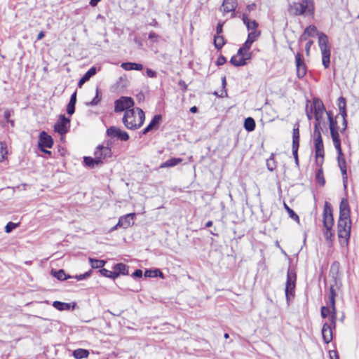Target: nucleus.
<instances>
[{
  "instance_id": "obj_34",
  "label": "nucleus",
  "mask_w": 359,
  "mask_h": 359,
  "mask_svg": "<svg viewBox=\"0 0 359 359\" xmlns=\"http://www.w3.org/2000/svg\"><path fill=\"white\" fill-rule=\"evenodd\" d=\"M53 306L59 311L69 310L71 308V305L69 304L59 301L53 302Z\"/></svg>"
},
{
  "instance_id": "obj_56",
  "label": "nucleus",
  "mask_w": 359,
  "mask_h": 359,
  "mask_svg": "<svg viewBox=\"0 0 359 359\" xmlns=\"http://www.w3.org/2000/svg\"><path fill=\"white\" fill-rule=\"evenodd\" d=\"M146 74H147V76L150 78H156L157 76L156 72H155L151 69H149V68H147L146 69Z\"/></svg>"
},
{
  "instance_id": "obj_46",
  "label": "nucleus",
  "mask_w": 359,
  "mask_h": 359,
  "mask_svg": "<svg viewBox=\"0 0 359 359\" xmlns=\"http://www.w3.org/2000/svg\"><path fill=\"white\" fill-rule=\"evenodd\" d=\"M266 165H267V168L270 171H273L275 170L276 165L275 161H274L273 158H270L269 159H268L266 161Z\"/></svg>"
},
{
  "instance_id": "obj_4",
  "label": "nucleus",
  "mask_w": 359,
  "mask_h": 359,
  "mask_svg": "<svg viewBox=\"0 0 359 359\" xmlns=\"http://www.w3.org/2000/svg\"><path fill=\"white\" fill-rule=\"evenodd\" d=\"M338 237L341 243H347L351 233L350 216H339L337 224Z\"/></svg>"
},
{
  "instance_id": "obj_17",
  "label": "nucleus",
  "mask_w": 359,
  "mask_h": 359,
  "mask_svg": "<svg viewBox=\"0 0 359 359\" xmlns=\"http://www.w3.org/2000/svg\"><path fill=\"white\" fill-rule=\"evenodd\" d=\"M251 53H245L243 55H233L230 60V62L235 67H241L246 65V60L251 58Z\"/></svg>"
},
{
  "instance_id": "obj_48",
  "label": "nucleus",
  "mask_w": 359,
  "mask_h": 359,
  "mask_svg": "<svg viewBox=\"0 0 359 359\" xmlns=\"http://www.w3.org/2000/svg\"><path fill=\"white\" fill-rule=\"evenodd\" d=\"M18 226V224L13 222H8L5 226V231L6 233L11 232L13 229H15Z\"/></svg>"
},
{
  "instance_id": "obj_41",
  "label": "nucleus",
  "mask_w": 359,
  "mask_h": 359,
  "mask_svg": "<svg viewBox=\"0 0 359 359\" xmlns=\"http://www.w3.org/2000/svg\"><path fill=\"white\" fill-rule=\"evenodd\" d=\"M214 43L217 49H220L224 45L225 41L222 36H215L214 39Z\"/></svg>"
},
{
  "instance_id": "obj_11",
  "label": "nucleus",
  "mask_w": 359,
  "mask_h": 359,
  "mask_svg": "<svg viewBox=\"0 0 359 359\" xmlns=\"http://www.w3.org/2000/svg\"><path fill=\"white\" fill-rule=\"evenodd\" d=\"M94 156L97 160H100V163L102 164L104 159L111 156V148L109 146L99 145L94 152Z\"/></svg>"
},
{
  "instance_id": "obj_2",
  "label": "nucleus",
  "mask_w": 359,
  "mask_h": 359,
  "mask_svg": "<svg viewBox=\"0 0 359 359\" xmlns=\"http://www.w3.org/2000/svg\"><path fill=\"white\" fill-rule=\"evenodd\" d=\"M145 119L144 113L140 108H132L126 110L123 117L124 126L129 130L140 128Z\"/></svg>"
},
{
  "instance_id": "obj_16",
  "label": "nucleus",
  "mask_w": 359,
  "mask_h": 359,
  "mask_svg": "<svg viewBox=\"0 0 359 359\" xmlns=\"http://www.w3.org/2000/svg\"><path fill=\"white\" fill-rule=\"evenodd\" d=\"M301 15H313L314 13L313 0H301Z\"/></svg>"
},
{
  "instance_id": "obj_8",
  "label": "nucleus",
  "mask_w": 359,
  "mask_h": 359,
  "mask_svg": "<svg viewBox=\"0 0 359 359\" xmlns=\"http://www.w3.org/2000/svg\"><path fill=\"white\" fill-rule=\"evenodd\" d=\"M134 104V100L131 97H121L115 101L114 111L115 112L126 111L133 108Z\"/></svg>"
},
{
  "instance_id": "obj_13",
  "label": "nucleus",
  "mask_w": 359,
  "mask_h": 359,
  "mask_svg": "<svg viewBox=\"0 0 359 359\" xmlns=\"http://www.w3.org/2000/svg\"><path fill=\"white\" fill-rule=\"evenodd\" d=\"M107 134L111 137H117L121 141H127L129 140V135L126 131L121 130L120 128L111 126L107 130Z\"/></svg>"
},
{
  "instance_id": "obj_9",
  "label": "nucleus",
  "mask_w": 359,
  "mask_h": 359,
  "mask_svg": "<svg viewBox=\"0 0 359 359\" xmlns=\"http://www.w3.org/2000/svg\"><path fill=\"white\" fill-rule=\"evenodd\" d=\"M323 226L324 228H332L334 225V219L332 215V208L328 202H325L323 209Z\"/></svg>"
},
{
  "instance_id": "obj_49",
  "label": "nucleus",
  "mask_w": 359,
  "mask_h": 359,
  "mask_svg": "<svg viewBox=\"0 0 359 359\" xmlns=\"http://www.w3.org/2000/svg\"><path fill=\"white\" fill-rule=\"evenodd\" d=\"M324 236L326 240H331L333 236L332 228H325Z\"/></svg>"
},
{
  "instance_id": "obj_37",
  "label": "nucleus",
  "mask_w": 359,
  "mask_h": 359,
  "mask_svg": "<svg viewBox=\"0 0 359 359\" xmlns=\"http://www.w3.org/2000/svg\"><path fill=\"white\" fill-rule=\"evenodd\" d=\"M8 154L7 146L5 142H0V162L6 159Z\"/></svg>"
},
{
  "instance_id": "obj_21",
  "label": "nucleus",
  "mask_w": 359,
  "mask_h": 359,
  "mask_svg": "<svg viewBox=\"0 0 359 359\" xmlns=\"http://www.w3.org/2000/svg\"><path fill=\"white\" fill-rule=\"evenodd\" d=\"M237 0H224L220 11L224 13L234 11L237 7Z\"/></svg>"
},
{
  "instance_id": "obj_25",
  "label": "nucleus",
  "mask_w": 359,
  "mask_h": 359,
  "mask_svg": "<svg viewBox=\"0 0 359 359\" xmlns=\"http://www.w3.org/2000/svg\"><path fill=\"white\" fill-rule=\"evenodd\" d=\"M242 20L243 23L246 25L248 30L250 32L257 30L258 23L255 20H250L246 13L243 14Z\"/></svg>"
},
{
  "instance_id": "obj_45",
  "label": "nucleus",
  "mask_w": 359,
  "mask_h": 359,
  "mask_svg": "<svg viewBox=\"0 0 359 359\" xmlns=\"http://www.w3.org/2000/svg\"><path fill=\"white\" fill-rule=\"evenodd\" d=\"M100 273L102 276L107 277V278H111L113 279L116 278L115 276L114 270L113 271H111L107 270L106 269H102L100 270Z\"/></svg>"
},
{
  "instance_id": "obj_15",
  "label": "nucleus",
  "mask_w": 359,
  "mask_h": 359,
  "mask_svg": "<svg viewBox=\"0 0 359 359\" xmlns=\"http://www.w3.org/2000/svg\"><path fill=\"white\" fill-rule=\"evenodd\" d=\"M338 107L339 109V114L341 116V119L342 121V128L341 133H344L347 128V121L346 119V100L343 97H340L338 99Z\"/></svg>"
},
{
  "instance_id": "obj_42",
  "label": "nucleus",
  "mask_w": 359,
  "mask_h": 359,
  "mask_svg": "<svg viewBox=\"0 0 359 359\" xmlns=\"http://www.w3.org/2000/svg\"><path fill=\"white\" fill-rule=\"evenodd\" d=\"M97 72V69L95 67H90L83 76V77L88 81Z\"/></svg>"
},
{
  "instance_id": "obj_26",
  "label": "nucleus",
  "mask_w": 359,
  "mask_h": 359,
  "mask_svg": "<svg viewBox=\"0 0 359 359\" xmlns=\"http://www.w3.org/2000/svg\"><path fill=\"white\" fill-rule=\"evenodd\" d=\"M121 67L126 71L137 70L140 71L143 69V65L135 62H123Z\"/></svg>"
},
{
  "instance_id": "obj_19",
  "label": "nucleus",
  "mask_w": 359,
  "mask_h": 359,
  "mask_svg": "<svg viewBox=\"0 0 359 359\" xmlns=\"http://www.w3.org/2000/svg\"><path fill=\"white\" fill-rule=\"evenodd\" d=\"M135 217V213H130L125 216L121 217L117 223V226H119V227H123V229H127L134 224L133 220Z\"/></svg>"
},
{
  "instance_id": "obj_38",
  "label": "nucleus",
  "mask_w": 359,
  "mask_h": 359,
  "mask_svg": "<svg viewBox=\"0 0 359 359\" xmlns=\"http://www.w3.org/2000/svg\"><path fill=\"white\" fill-rule=\"evenodd\" d=\"M252 44V42L247 39L243 46L238 50V55H243L245 53H250L249 50Z\"/></svg>"
},
{
  "instance_id": "obj_62",
  "label": "nucleus",
  "mask_w": 359,
  "mask_h": 359,
  "mask_svg": "<svg viewBox=\"0 0 359 359\" xmlns=\"http://www.w3.org/2000/svg\"><path fill=\"white\" fill-rule=\"evenodd\" d=\"M133 276L135 278H141L142 276V271L140 269H136L133 273Z\"/></svg>"
},
{
  "instance_id": "obj_1",
  "label": "nucleus",
  "mask_w": 359,
  "mask_h": 359,
  "mask_svg": "<svg viewBox=\"0 0 359 359\" xmlns=\"http://www.w3.org/2000/svg\"><path fill=\"white\" fill-rule=\"evenodd\" d=\"M315 34L318 36V46L322 54L323 65L327 69L330 64V46L328 44L327 36L323 32H319L316 26L309 25L305 29L300 39L307 40L308 37L314 36Z\"/></svg>"
},
{
  "instance_id": "obj_23",
  "label": "nucleus",
  "mask_w": 359,
  "mask_h": 359,
  "mask_svg": "<svg viewBox=\"0 0 359 359\" xmlns=\"http://www.w3.org/2000/svg\"><path fill=\"white\" fill-rule=\"evenodd\" d=\"M328 307L330 309L329 322L331 325H333L334 329L336 326V320H337V309L335 307V302H333L332 299L331 302H328Z\"/></svg>"
},
{
  "instance_id": "obj_7",
  "label": "nucleus",
  "mask_w": 359,
  "mask_h": 359,
  "mask_svg": "<svg viewBox=\"0 0 359 359\" xmlns=\"http://www.w3.org/2000/svg\"><path fill=\"white\" fill-rule=\"evenodd\" d=\"M335 149H337L338 156H337V162L338 165L340 168L341 175L343 176V182L344 187H346V182L347 180V170H346V159L344 158V154L341 150V144H338V146L337 144H334Z\"/></svg>"
},
{
  "instance_id": "obj_30",
  "label": "nucleus",
  "mask_w": 359,
  "mask_h": 359,
  "mask_svg": "<svg viewBox=\"0 0 359 359\" xmlns=\"http://www.w3.org/2000/svg\"><path fill=\"white\" fill-rule=\"evenodd\" d=\"M83 163L86 166L89 167L90 168H94L95 165H101L100 163V160H97L95 157L92 158L90 156H85L83 158Z\"/></svg>"
},
{
  "instance_id": "obj_59",
  "label": "nucleus",
  "mask_w": 359,
  "mask_h": 359,
  "mask_svg": "<svg viewBox=\"0 0 359 359\" xmlns=\"http://www.w3.org/2000/svg\"><path fill=\"white\" fill-rule=\"evenodd\" d=\"M313 41L312 40H309L307 41V43H306L305 50L308 55H309L310 48H311V46L313 45Z\"/></svg>"
},
{
  "instance_id": "obj_31",
  "label": "nucleus",
  "mask_w": 359,
  "mask_h": 359,
  "mask_svg": "<svg viewBox=\"0 0 359 359\" xmlns=\"http://www.w3.org/2000/svg\"><path fill=\"white\" fill-rule=\"evenodd\" d=\"M51 275L59 280H65L70 278L69 276L66 275L63 269H60L58 271L52 270Z\"/></svg>"
},
{
  "instance_id": "obj_55",
  "label": "nucleus",
  "mask_w": 359,
  "mask_h": 359,
  "mask_svg": "<svg viewBox=\"0 0 359 359\" xmlns=\"http://www.w3.org/2000/svg\"><path fill=\"white\" fill-rule=\"evenodd\" d=\"M75 111V104L69 103L67 104V112L69 115H72Z\"/></svg>"
},
{
  "instance_id": "obj_53",
  "label": "nucleus",
  "mask_w": 359,
  "mask_h": 359,
  "mask_svg": "<svg viewBox=\"0 0 359 359\" xmlns=\"http://www.w3.org/2000/svg\"><path fill=\"white\" fill-rule=\"evenodd\" d=\"M13 114V111L12 109H6L4 111V117L5 120L8 122L10 121V117Z\"/></svg>"
},
{
  "instance_id": "obj_35",
  "label": "nucleus",
  "mask_w": 359,
  "mask_h": 359,
  "mask_svg": "<svg viewBox=\"0 0 359 359\" xmlns=\"http://www.w3.org/2000/svg\"><path fill=\"white\" fill-rule=\"evenodd\" d=\"M161 121V115H155L151 121H150L149 124L147 126V127L151 130H154V128H156L158 125L160 124V122Z\"/></svg>"
},
{
  "instance_id": "obj_47",
  "label": "nucleus",
  "mask_w": 359,
  "mask_h": 359,
  "mask_svg": "<svg viewBox=\"0 0 359 359\" xmlns=\"http://www.w3.org/2000/svg\"><path fill=\"white\" fill-rule=\"evenodd\" d=\"M101 98L99 97V89L98 88H97L95 97L93 99V100L90 102L89 104L91 106H95L98 104Z\"/></svg>"
},
{
  "instance_id": "obj_64",
  "label": "nucleus",
  "mask_w": 359,
  "mask_h": 359,
  "mask_svg": "<svg viewBox=\"0 0 359 359\" xmlns=\"http://www.w3.org/2000/svg\"><path fill=\"white\" fill-rule=\"evenodd\" d=\"M222 26L223 24L221 22H219L217 25L216 32L218 35L222 32Z\"/></svg>"
},
{
  "instance_id": "obj_39",
  "label": "nucleus",
  "mask_w": 359,
  "mask_h": 359,
  "mask_svg": "<svg viewBox=\"0 0 359 359\" xmlns=\"http://www.w3.org/2000/svg\"><path fill=\"white\" fill-rule=\"evenodd\" d=\"M144 276L146 277H157V276L163 277V273L159 269L147 270L144 272Z\"/></svg>"
},
{
  "instance_id": "obj_14",
  "label": "nucleus",
  "mask_w": 359,
  "mask_h": 359,
  "mask_svg": "<svg viewBox=\"0 0 359 359\" xmlns=\"http://www.w3.org/2000/svg\"><path fill=\"white\" fill-rule=\"evenodd\" d=\"M295 63L297 76L299 79H302L306 74V66L299 53L295 55Z\"/></svg>"
},
{
  "instance_id": "obj_10",
  "label": "nucleus",
  "mask_w": 359,
  "mask_h": 359,
  "mask_svg": "<svg viewBox=\"0 0 359 359\" xmlns=\"http://www.w3.org/2000/svg\"><path fill=\"white\" fill-rule=\"evenodd\" d=\"M314 135H316L314 140L316 160H323L325 153L321 133L314 132Z\"/></svg>"
},
{
  "instance_id": "obj_52",
  "label": "nucleus",
  "mask_w": 359,
  "mask_h": 359,
  "mask_svg": "<svg viewBox=\"0 0 359 359\" xmlns=\"http://www.w3.org/2000/svg\"><path fill=\"white\" fill-rule=\"evenodd\" d=\"M313 111V103L311 105L310 109H309L308 104H306V114L309 120L312 119V113Z\"/></svg>"
},
{
  "instance_id": "obj_60",
  "label": "nucleus",
  "mask_w": 359,
  "mask_h": 359,
  "mask_svg": "<svg viewBox=\"0 0 359 359\" xmlns=\"http://www.w3.org/2000/svg\"><path fill=\"white\" fill-rule=\"evenodd\" d=\"M329 355L330 359H339V355L337 351H330Z\"/></svg>"
},
{
  "instance_id": "obj_36",
  "label": "nucleus",
  "mask_w": 359,
  "mask_h": 359,
  "mask_svg": "<svg viewBox=\"0 0 359 359\" xmlns=\"http://www.w3.org/2000/svg\"><path fill=\"white\" fill-rule=\"evenodd\" d=\"M89 262L90 263L92 268L93 269L102 268L106 263V262L104 260L96 259L93 258H89Z\"/></svg>"
},
{
  "instance_id": "obj_29",
  "label": "nucleus",
  "mask_w": 359,
  "mask_h": 359,
  "mask_svg": "<svg viewBox=\"0 0 359 359\" xmlns=\"http://www.w3.org/2000/svg\"><path fill=\"white\" fill-rule=\"evenodd\" d=\"M182 161V158H171L164 163H161L160 165L161 168H168V167H174Z\"/></svg>"
},
{
  "instance_id": "obj_32",
  "label": "nucleus",
  "mask_w": 359,
  "mask_h": 359,
  "mask_svg": "<svg viewBox=\"0 0 359 359\" xmlns=\"http://www.w3.org/2000/svg\"><path fill=\"white\" fill-rule=\"evenodd\" d=\"M88 351L83 348H78L73 351V356L76 359L86 358L88 356Z\"/></svg>"
},
{
  "instance_id": "obj_44",
  "label": "nucleus",
  "mask_w": 359,
  "mask_h": 359,
  "mask_svg": "<svg viewBox=\"0 0 359 359\" xmlns=\"http://www.w3.org/2000/svg\"><path fill=\"white\" fill-rule=\"evenodd\" d=\"M292 144L299 145V133L298 128L293 129Z\"/></svg>"
},
{
  "instance_id": "obj_22",
  "label": "nucleus",
  "mask_w": 359,
  "mask_h": 359,
  "mask_svg": "<svg viewBox=\"0 0 359 359\" xmlns=\"http://www.w3.org/2000/svg\"><path fill=\"white\" fill-rule=\"evenodd\" d=\"M323 160H316V164L319 167L316 173V180L320 186H324L325 181L323 176L322 165Z\"/></svg>"
},
{
  "instance_id": "obj_33",
  "label": "nucleus",
  "mask_w": 359,
  "mask_h": 359,
  "mask_svg": "<svg viewBox=\"0 0 359 359\" xmlns=\"http://www.w3.org/2000/svg\"><path fill=\"white\" fill-rule=\"evenodd\" d=\"M244 128L248 131H253L255 128V121L252 117H248L245 119L244 121Z\"/></svg>"
},
{
  "instance_id": "obj_27",
  "label": "nucleus",
  "mask_w": 359,
  "mask_h": 359,
  "mask_svg": "<svg viewBox=\"0 0 359 359\" xmlns=\"http://www.w3.org/2000/svg\"><path fill=\"white\" fill-rule=\"evenodd\" d=\"M301 5L299 2L294 1L289 4L288 13L291 15H301Z\"/></svg>"
},
{
  "instance_id": "obj_6",
  "label": "nucleus",
  "mask_w": 359,
  "mask_h": 359,
  "mask_svg": "<svg viewBox=\"0 0 359 359\" xmlns=\"http://www.w3.org/2000/svg\"><path fill=\"white\" fill-rule=\"evenodd\" d=\"M296 278L297 276L294 270L289 268L287 273V280L285 289L287 303H289L294 296Z\"/></svg>"
},
{
  "instance_id": "obj_63",
  "label": "nucleus",
  "mask_w": 359,
  "mask_h": 359,
  "mask_svg": "<svg viewBox=\"0 0 359 359\" xmlns=\"http://www.w3.org/2000/svg\"><path fill=\"white\" fill-rule=\"evenodd\" d=\"M256 4L255 3L249 4L246 7V11L249 13L254 11L256 8Z\"/></svg>"
},
{
  "instance_id": "obj_12",
  "label": "nucleus",
  "mask_w": 359,
  "mask_h": 359,
  "mask_svg": "<svg viewBox=\"0 0 359 359\" xmlns=\"http://www.w3.org/2000/svg\"><path fill=\"white\" fill-rule=\"evenodd\" d=\"M70 120L65 115L60 116V120L55 124V131L60 135L66 134L68 132Z\"/></svg>"
},
{
  "instance_id": "obj_18",
  "label": "nucleus",
  "mask_w": 359,
  "mask_h": 359,
  "mask_svg": "<svg viewBox=\"0 0 359 359\" xmlns=\"http://www.w3.org/2000/svg\"><path fill=\"white\" fill-rule=\"evenodd\" d=\"M53 144V140L45 131H42L39 137L38 146L39 148H51Z\"/></svg>"
},
{
  "instance_id": "obj_43",
  "label": "nucleus",
  "mask_w": 359,
  "mask_h": 359,
  "mask_svg": "<svg viewBox=\"0 0 359 359\" xmlns=\"http://www.w3.org/2000/svg\"><path fill=\"white\" fill-rule=\"evenodd\" d=\"M259 36H260L259 31H257V30L251 31L249 32V34L248 35V39L253 43L258 39V37Z\"/></svg>"
},
{
  "instance_id": "obj_3",
  "label": "nucleus",
  "mask_w": 359,
  "mask_h": 359,
  "mask_svg": "<svg viewBox=\"0 0 359 359\" xmlns=\"http://www.w3.org/2000/svg\"><path fill=\"white\" fill-rule=\"evenodd\" d=\"M313 111L316 120L314 132H320V126L325 124L324 120L325 108L323 102L318 98H313Z\"/></svg>"
},
{
  "instance_id": "obj_61",
  "label": "nucleus",
  "mask_w": 359,
  "mask_h": 359,
  "mask_svg": "<svg viewBox=\"0 0 359 359\" xmlns=\"http://www.w3.org/2000/svg\"><path fill=\"white\" fill-rule=\"evenodd\" d=\"M226 62V58L224 56L221 55L217 58V65H222L225 64Z\"/></svg>"
},
{
  "instance_id": "obj_20",
  "label": "nucleus",
  "mask_w": 359,
  "mask_h": 359,
  "mask_svg": "<svg viewBox=\"0 0 359 359\" xmlns=\"http://www.w3.org/2000/svg\"><path fill=\"white\" fill-rule=\"evenodd\" d=\"M333 325L329 323H324L322 328V335L323 341L325 344H329L332 340V329Z\"/></svg>"
},
{
  "instance_id": "obj_50",
  "label": "nucleus",
  "mask_w": 359,
  "mask_h": 359,
  "mask_svg": "<svg viewBox=\"0 0 359 359\" xmlns=\"http://www.w3.org/2000/svg\"><path fill=\"white\" fill-rule=\"evenodd\" d=\"M335 297H336V292L333 287V286H331L330 288V292L328 295V302H331L332 299L333 300V302H335Z\"/></svg>"
},
{
  "instance_id": "obj_57",
  "label": "nucleus",
  "mask_w": 359,
  "mask_h": 359,
  "mask_svg": "<svg viewBox=\"0 0 359 359\" xmlns=\"http://www.w3.org/2000/svg\"><path fill=\"white\" fill-rule=\"evenodd\" d=\"M149 39L151 40V41L153 42H156L157 41V39L158 38V36L157 34H156L155 32H151L149 34Z\"/></svg>"
},
{
  "instance_id": "obj_51",
  "label": "nucleus",
  "mask_w": 359,
  "mask_h": 359,
  "mask_svg": "<svg viewBox=\"0 0 359 359\" xmlns=\"http://www.w3.org/2000/svg\"><path fill=\"white\" fill-rule=\"evenodd\" d=\"M330 309L328 306H322L321 307V316L323 318H327L330 316Z\"/></svg>"
},
{
  "instance_id": "obj_58",
  "label": "nucleus",
  "mask_w": 359,
  "mask_h": 359,
  "mask_svg": "<svg viewBox=\"0 0 359 359\" xmlns=\"http://www.w3.org/2000/svg\"><path fill=\"white\" fill-rule=\"evenodd\" d=\"M90 274V272L88 271V272H86L83 274H80V275H77L76 276V278L78 280H83L86 278H88Z\"/></svg>"
},
{
  "instance_id": "obj_5",
  "label": "nucleus",
  "mask_w": 359,
  "mask_h": 359,
  "mask_svg": "<svg viewBox=\"0 0 359 359\" xmlns=\"http://www.w3.org/2000/svg\"><path fill=\"white\" fill-rule=\"evenodd\" d=\"M328 120H329V127L330 130L331 137L333 141L334 144H341V140L339 138V130H341L338 126V119L341 118V116L338 114L335 118H333L332 111H329L326 112Z\"/></svg>"
},
{
  "instance_id": "obj_28",
  "label": "nucleus",
  "mask_w": 359,
  "mask_h": 359,
  "mask_svg": "<svg viewBox=\"0 0 359 359\" xmlns=\"http://www.w3.org/2000/svg\"><path fill=\"white\" fill-rule=\"evenodd\" d=\"M339 216H350L349 206L346 199H343L340 203Z\"/></svg>"
},
{
  "instance_id": "obj_24",
  "label": "nucleus",
  "mask_w": 359,
  "mask_h": 359,
  "mask_svg": "<svg viewBox=\"0 0 359 359\" xmlns=\"http://www.w3.org/2000/svg\"><path fill=\"white\" fill-rule=\"evenodd\" d=\"M114 270L116 278L120 275H127L128 273V266L123 263L114 265Z\"/></svg>"
},
{
  "instance_id": "obj_54",
  "label": "nucleus",
  "mask_w": 359,
  "mask_h": 359,
  "mask_svg": "<svg viewBox=\"0 0 359 359\" xmlns=\"http://www.w3.org/2000/svg\"><path fill=\"white\" fill-rule=\"evenodd\" d=\"M299 145L292 144V154L296 163H298V148Z\"/></svg>"
},
{
  "instance_id": "obj_40",
  "label": "nucleus",
  "mask_w": 359,
  "mask_h": 359,
  "mask_svg": "<svg viewBox=\"0 0 359 359\" xmlns=\"http://www.w3.org/2000/svg\"><path fill=\"white\" fill-rule=\"evenodd\" d=\"M284 207H285V210H287L290 217L299 223V217L294 212V210H292L290 207H288V205L286 203H284Z\"/></svg>"
}]
</instances>
